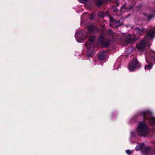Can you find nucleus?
Masks as SVG:
<instances>
[{
  "label": "nucleus",
  "mask_w": 155,
  "mask_h": 155,
  "mask_svg": "<svg viewBox=\"0 0 155 155\" xmlns=\"http://www.w3.org/2000/svg\"><path fill=\"white\" fill-rule=\"evenodd\" d=\"M149 130L145 123L140 122L138 125L136 134L141 136H145L149 133Z\"/></svg>",
  "instance_id": "nucleus-1"
},
{
  "label": "nucleus",
  "mask_w": 155,
  "mask_h": 155,
  "mask_svg": "<svg viewBox=\"0 0 155 155\" xmlns=\"http://www.w3.org/2000/svg\"><path fill=\"white\" fill-rule=\"evenodd\" d=\"M146 62L149 63V64L145 66V70L151 69L152 66L150 63L151 62L155 63V52L153 50H151L148 54V57H146Z\"/></svg>",
  "instance_id": "nucleus-2"
},
{
  "label": "nucleus",
  "mask_w": 155,
  "mask_h": 155,
  "mask_svg": "<svg viewBox=\"0 0 155 155\" xmlns=\"http://www.w3.org/2000/svg\"><path fill=\"white\" fill-rule=\"evenodd\" d=\"M144 120L147 119L149 123L152 125H155V118L152 117V114L149 111L143 112L141 113Z\"/></svg>",
  "instance_id": "nucleus-3"
},
{
  "label": "nucleus",
  "mask_w": 155,
  "mask_h": 155,
  "mask_svg": "<svg viewBox=\"0 0 155 155\" xmlns=\"http://www.w3.org/2000/svg\"><path fill=\"white\" fill-rule=\"evenodd\" d=\"M86 33L83 31H80L78 32L75 35V37L79 43H81L87 38Z\"/></svg>",
  "instance_id": "nucleus-4"
},
{
  "label": "nucleus",
  "mask_w": 155,
  "mask_h": 155,
  "mask_svg": "<svg viewBox=\"0 0 155 155\" xmlns=\"http://www.w3.org/2000/svg\"><path fill=\"white\" fill-rule=\"evenodd\" d=\"M148 41L146 40H141L137 45V49L139 51L145 54L146 53V51L144 49L145 47L147 45V43Z\"/></svg>",
  "instance_id": "nucleus-5"
},
{
  "label": "nucleus",
  "mask_w": 155,
  "mask_h": 155,
  "mask_svg": "<svg viewBox=\"0 0 155 155\" xmlns=\"http://www.w3.org/2000/svg\"><path fill=\"white\" fill-rule=\"evenodd\" d=\"M140 65L138 63L136 58L134 59L128 66V69L130 71H133L135 70L136 68H139Z\"/></svg>",
  "instance_id": "nucleus-6"
},
{
  "label": "nucleus",
  "mask_w": 155,
  "mask_h": 155,
  "mask_svg": "<svg viewBox=\"0 0 155 155\" xmlns=\"http://www.w3.org/2000/svg\"><path fill=\"white\" fill-rule=\"evenodd\" d=\"M95 37L93 35H90L89 38V41L86 44V46L88 49H90L91 48H93L94 46L93 41Z\"/></svg>",
  "instance_id": "nucleus-7"
},
{
  "label": "nucleus",
  "mask_w": 155,
  "mask_h": 155,
  "mask_svg": "<svg viewBox=\"0 0 155 155\" xmlns=\"http://www.w3.org/2000/svg\"><path fill=\"white\" fill-rule=\"evenodd\" d=\"M155 36V26L153 29L149 30L147 35V37L151 39L153 38Z\"/></svg>",
  "instance_id": "nucleus-8"
},
{
  "label": "nucleus",
  "mask_w": 155,
  "mask_h": 155,
  "mask_svg": "<svg viewBox=\"0 0 155 155\" xmlns=\"http://www.w3.org/2000/svg\"><path fill=\"white\" fill-rule=\"evenodd\" d=\"M121 39L123 41H124L127 43H130L133 42V41H135L136 39L135 38L132 39L130 35H129L126 36V38L124 39L122 37H121Z\"/></svg>",
  "instance_id": "nucleus-9"
},
{
  "label": "nucleus",
  "mask_w": 155,
  "mask_h": 155,
  "mask_svg": "<svg viewBox=\"0 0 155 155\" xmlns=\"http://www.w3.org/2000/svg\"><path fill=\"white\" fill-rule=\"evenodd\" d=\"M145 30L144 29H140L138 27H136L134 29L135 31L138 35H142L144 32Z\"/></svg>",
  "instance_id": "nucleus-10"
},
{
  "label": "nucleus",
  "mask_w": 155,
  "mask_h": 155,
  "mask_svg": "<svg viewBox=\"0 0 155 155\" xmlns=\"http://www.w3.org/2000/svg\"><path fill=\"white\" fill-rule=\"evenodd\" d=\"M106 52L104 51H102L98 55V58L100 60H103L105 58Z\"/></svg>",
  "instance_id": "nucleus-11"
},
{
  "label": "nucleus",
  "mask_w": 155,
  "mask_h": 155,
  "mask_svg": "<svg viewBox=\"0 0 155 155\" xmlns=\"http://www.w3.org/2000/svg\"><path fill=\"white\" fill-rule=\"evenodd\" d=\"M150 149V148L149 147H145L142 150L143 153L144 154L147 155L149 153Z\"/></svg>",
  "instance_id": "nucleus-12"
},
{
  "label": "nucleus",
  "mask_w": 155,
  "mask_h": 155,
  "mask_svg": "<svg viewBox=\"0 0 155 155\" xmlns=\"http://www.w3.org/2000/svg\"><path fill=\"white\" fill-rule=\"evenodd\" d=\"M144 144H141L140 145H138L136 147V149L137 150H138L141 149Z\"/></svg>",
  "instance_id": "nucleus-13"
},
{
  "label": "nucleus",
  "mask_w": 155,
  "mask_h": 155,
  "mask_svg": "<svg viewBox=\"0 0 155 155\" xmlns=\"http://www.w3.org/2000/svg\"><path fill=\"white\" fill-rule=\"evenodd\" d=\"M126 152L127 154H130L132 153L133 151L129 150H126Z\"/></svg>",
  "instance_id": "nucleus-14"
},
{
  "label": "nucleus",
  "mask_w": 155,
  "mask_h": 155,
  "mask_svg": "<svg viewBox=\"0 0 155 155\" xmlns=\"http://www.w3.org/2000/svg\"><path fill=\"white\" fill-rule=\"evenodd\" d=\"M88 0H78L79 1L82 3H84L87 2Z\"/></svg>",
  "instance_id": "nucleus-15"
},
{
  "label": "nucleus",
  "mask_w": 155,
  "mask_h": 155,
  "mask_svg": "<svg viewBox=\"0 0 155 155\" xmlns=\"http://www.w3.org/2000/svg\"><path fill=\"white\" fill-rule=\"evenodd\" d=\"M153 16L152 15L151 16H147V19L149 20V21H150V19L153 17Z\"/></svg>",
  "instance_id": "nucleus-16"
},
{
  "label": "nucleus",
  "mask_w": 155,
  "mask_h": 155,
  "mask_svg": "<svg viewBox=\"0 0 155 155\" xmlns=\"http://www.w3.org/2000/svg\"><path fill=\"white\" fill-rule=\"evenodd\" d=\"M107 33L108 34H112V33H113V31H112V30H111V29H110V30H108L107 31Z\"/></svg>",
  "instance_id": "nucleus-17"
},
{
  "label": "nucleus",
  "mask_w": 155,
  "mask_h": 155,
  "mask_svg": "<svg viewBox=\"0 0 155 155\" xmlns=\"http://www.w3.org/2000/svg\"><path fill=\"white\" fill-rule=\"evenodd\" d=\"M135 134H134V132H131V136L133 137H134L135 136Z\"/></svg>",
  "instance_id": "nucleus-18"
},
{
  "label": "nucleus",
  "mask_w": 155,
  "mask_h": 155,
  "mask_svg": "<svg viewBox=\"0 0 155 155\" xmlns=\"http://www.w3.org/2000/svg\"><path fill=\"white\" fill-rule=\"evenodd\" d=\"M99 16L103 17L104 16V14L103 13L100 14L99 15Z\"/></svg>",
  "instance_id": "nucleus-19"
},
{
  "label": "nucleus",
  "mask_w": 155,
  "mask_h": 155,
  "mask_svg": "<svg viewBox=\"0 0 155 155\" xmlns=\"http://www.w3.org/2000/svg\"><path fill=\"white\" fill-rule=\"evenodd\" d=\"M101 3H100L98 4L99 5H101Z\"/></svg>",
  "instance_id": "nucleus-20"
},
{
  "label": "nucleus",
  "mask_w": 155,
  "mask_h": 155,
  "mask_svg": "<svg viewBox=\"0 0 155 155\" xmlns=\"http://www.w3.org/2000/svg\"><path fill=\"white\" fill-rule=\"evenodd\" d=\"M89 31H91V30H90V28H89Z\"/></svg>",
  "instance_id": "nucleus-21"
}]
</instances>
